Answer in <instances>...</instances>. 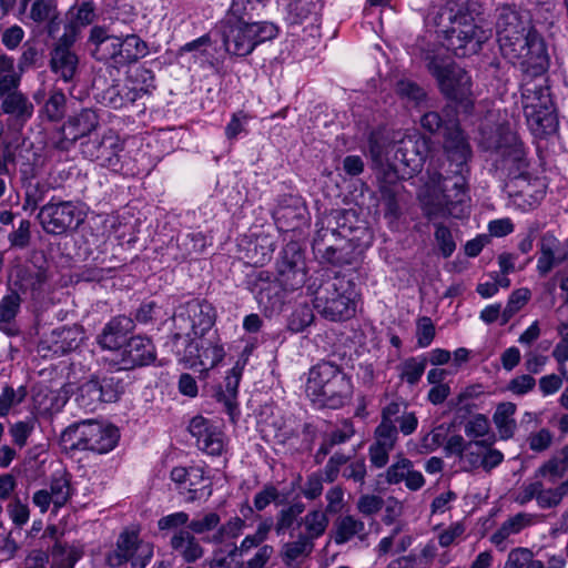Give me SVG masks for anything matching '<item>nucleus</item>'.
<instances>
[{
    "mask_svg": "<svg viewBox=\"0 0 568 568\" xmlns=\"http://www.w3.org/2000/svg\"><path fill=\"white\" fill-rule=\"evenodd\" d=\"M420 124L430 133L444 131L449 160L447 174L434 173L424 185L419 194L423 210L428 219L448 215L462 217L466 213L469 201L467 191L469 144L460 129L455 123L452 126L445 124L437 112H426L420 119Z\"/></svg>",
    "mask_w": 568,
    "mask_h": 568,
    "instance_id": "nucleus-1",
    "label": "nucleus"
},
{
    "mask_svg": "<svg viewBox=\"0 0 568 568\" xmlns=\"http://www.w3.org/2000/svg\"><path fill=\"white\" fill-rule=\"evenodd\" d=\"M495 28L501 54L532 77L542 75L549 58L544 39L536 30L528 10L515 3H499Z\"/></svg>",
    "mask_w": 568,
    "mask_h": 568,
    "instance_id": "nucleus-2",
    "label": "nucleus"
},
{
    "mask_svg": "<svg viewBox=\"0 0 568 568\" xmlns=\"http://www.w3.org/2000/svg\"><path fill=\"white\" fill-rule=\"evenodd\" d=\"M491 118L490 113L481 128L483 146L501 158V165L509 171L510 180L507 186L511 193L527 196L532 202L539 201L546 191L545 180L528 171L526 151L517 134L505 122L495 128L489 126Z\"/></svg>",
    "mask_w": 568,
    "mask_h": 568,
    "instance_id": "nucleus-3",
    "label": "nucleus"
},
{
    "mask_svg": "<svg viewBox=\"0 0 568 568\" xmlns=\"http://www.w3.org/2000/svg\"><path fill=\"white\" fill-rule=\"evenodd\" d=\"M473 6L467 0L448 1L434 7L426 17V24L444 36L447 49L457 57L477 53L488 38L476 21Z\"/></svg>",
    "mask_w": 568,
    "mask_h": 568,
    "instance_id": "nucleus-4",
    "label": "nucleus"
},
{
    "mask_svg": "<svg viewBox=\"0 0 568 568\" xmlns=\"http://www.w3.org/2000/svg\"><path fill=\"white\" fill-rule=\"evenodd\" d=\"M352 382L344 371L332 362L313 366L305 384L306 396L320 407L336 409L352 395Z\"/></svg>",
    "mask_w": 568,
    "mask_h": 568,
    "instance_id": "nucleus-5",
    "label": "nucleus"
},
{
    "mask_svg": "<svg viewBox=\"0 0 568 568\" xmlns=\"http://www.w3.org/2000/svg\"><path fill=\"white\" fill-rule=\"evenodd\" d=\"M358 297L359 293L352 280L335 276L315 291L313 306L331 321L347 320L355 314Z\"/></svg>",
    "mask_w": 568,
    "mask_h": 568,
    "instance_id": "nucleus-6",
    "label": "nucleus"
},
{
    "mask_svg": "<svg viewBox=\"0 0 568 568\" xmlns=\"http://www.w3.org/2000/svg\"><path fill=\"white\" fill-rule=\"evenodd\" d=\"M220 32L226 52L236 57H246L260 43L274 39L277 28L266 21L250 23L225 18L220 23Z\"/></svg>",
    "mask_w": 568,
    "mask_h": 568,
    "instance_id": "nucleus-7",
    "label": "nucleus"
},
{
    "mask_svg": "<svg viewBox=\"0 0 568 568\" xmlns=\"http://www.w3.org/2000/svg\"><path fill=\"white\" fill-rule=\"evenodd\" d=\"M521 104L535 135L545 136L556 131L557 120L546 79L530 80L523 84Z\"/></svg>",
    "mask_w": 568,
    "mask_h": 568,
    "instance_id": "nucleus-8",
    "label": "nucleus"
},
{
    "mask_svg": "<svg viewBox=\"0 0 568 568\" xmlns=\"http://www.w3.org/2000/svg\"><path fill=\"white\" fill-rule=\"evenodd\" d=\"M116 427L97 420H82L68 426L60 436L65 449L106 454L119 440Z\"/></svg>",
    "mask_w": 568,
    "mask_h": 568,
    "instance_id": "nucleus-9",
    "label": "nucleus"
},
{
    "mask_svg": "<svg viewBox=\"0 0 568 568\" xmlns=\"http://www.w3.org/2000/svg\"><path fill=\"white\" fill-rule=\"evenodd\" d=\"M304 281V272L293 265L281 270L278 277H273L266 271H260L251 282V292L263 311L273 312L283 304L285 292L301 287Z\"/></svg>",
    "mask_w": 568,
    "mask_h": 568,
    "instance_id": "nucleus-10",
    "label": "nucleus"
},
{
    "mask_svg": "<svg viewBox=\"0 0 568 568\" xmlns=\"http://www.w3.org/2000/svg\"><path fill=\"white\" fill-rule=\"evenodd\" d=\"M426 68L437 80L440 92L457 102H469L471 80L468 73L448 57L440 52L426 51L423 53Z\"/></svg>",
    "mask_w": 568,
    "mask_h": 568,
    "instance_id": "nucleus-11",
    "label": "nucleus"
},
{
    "mask_svg": "<svg viewBox=\"0 0 568 568\" xmlns=\"http://www.w3.org/2000/svg\"><path fill=\"white\" fill-rule=\"evenodd\" d=\"M179 362L185 368L207 372L217 366L226 353L216 332L209 336L191 337L183 351L176 353Z\"/></svg>",
    "mask_w": 568,
    "mask_h": 568,
    "instance_id": "nucleus-12",
    "label": "nucleus"
},
{
    "mask_svg": "<svg viewBox=\"0 0 568 568\" xmlns=\"http://www.w3.org/2000/svg\"><path fill=\"white\" fill-rule=\"evenodd\" d=\"M214 306L204 300H192L180 305L173 316L174 338L182 335L197 337L210 333L215 324Z\"/></svg>",
    "mask_w": 568,
    "mask_h": 568,
    "instance_id": "nucleus-13",
    "label": "nucleus"
},
{
    "mask_svg": "<svg viewBox=\"0 0 568 568\" xmlns=\"http://www.w3.org/2000/svg\"><path fill=\"white\" fill-rule=\"evenodd\" d=\"M81 151L84 158L112 172L129 171L125 168L124 140L112 129L105 130L100 138L82 143Z\"/></svg>",
    "mask_w": 568,
    "mask_h": 568,
    "instance_id": "nucleus-14",
    "label": "nucleus"
},
{
    "mask_svg": "<svg viewBox=\"0 0 568 568\" xmlns=\"http://www.w3.org/2000/svg\"><path fill=\"white\" fill-rule=\"evenodd\" d=\"M154 75L151 70L140 68L134 75L129 77L124 82H116L106 88L100 94V101L105 106L122 109L132 104L143 95L149 94L154 88Z\"/></svg>",
    "mask_w": 568,
    "mask_h": 568,
    "instance_id": "nucleus-15",
    "label": "nucleus"
},
{
    "mask_svg": "<svg viewBox=\"0 0 568 568\" xmlns=\"http://www.w3.org/2000/svg\"><path fill=\"white\" fill-rule=\"evenodd\" d=\"M245 526L240 517H233L221 524V517L215 511L197 515L190 520L187 529L194 535L202 536V540L213 545H222L227 540L237 538Z\"/></svg>",
    "mask_w": 568,
    "mask_h": 568,
    "instance_id": "nucleus-16",
    "label": "nucleus"
},
{
    "mask_svg": "<svg viewBox=\"0 0 568 568\" xmlns=\"http://www.w3.org/2000/svg\"><path fill=\"white\" fill-rule=\"evenodd\" d=\"M85 212L80 204L72 201L49 202L39 212V220L47 233L62 234L75 230L83 223Z\"/></svg>",
    "mask_w": 568,
    "mask_h": 568,
    "instance_id": "nucleus-17",
    "label": "nucleus"
},
{
    "mask_svg": "<svg viewBox=\"0 0 568 568\" xmlns=\"http://www.w3.org/2000/svg\"><path fill=\"white\" fill-rule=\"evenodd\" d=\"M153 556V547L150 542L139 538L135 531H123L116 541V547L106 555V564L110 567H120L130 561L132 568H144Z\"/></svg>",
    "mask_w": 568,
    "mask_h": 568,
    "instance_id": "nucleus-18",
    "label": "nucleus"
},
{
    "mask_svg": "<svg viewBox=\"0 0 568 568\" xmlns=\"http://www.w3.org/2000/svg\"><path fill=\"white\" fill-rule=\"evenodd\" d=\"M156 359V348L151 338L143 335L132 336L112 357L111 364L119 371H129L151 365Z\"/></svg>",
    "mask_w": 568,
    "mask_h": 568,
    "instance_id": "nucleus-19",
    "label": "nucleus"
},
{
    "mask_svg": "<svg viewBox=\"0 0 568 568\" xmlns=\"http://www.w3.org/2000/svg\"><path fill=\"white\" fill-rule=\"evenodd\" d=\"M189 430L196 439L197 447L204 453L212 456H220L223 453L225 436L217 423L203 416H195L190 422Z\"/></svg>",
    "mask_w": 568,
    "mask_h": 568,
    "instance_id": "nucleus-20",
    "label": "nucleus"
},
{
    "mask_svg": "<svg viewBox=\"0 0 568 568\" xmlns=\"http://www.w3.org/2000/svg\"><path fill=\"white\" fill-rule=\"evenodd\" d=\"M75 27L70 26L51 52V70L64 82L71 81L78 69V57L70 49V45L75 41Z\"/></svg>",
    "mask_w": 568,
    "mask_h": 568,
    "instance_id": "nucleus-21",
    "label": "nucleus"
},
{
    "mask_svg": "<svg viewBox=\"0 0 568 568\" xmlns=\"http://www.w3.org/2000/svg\"><path fill=\"white\" fill-rule=\"evenodd\" d=\"M428 143L417 131L405 134L396 145V158L404 164L418 170L427 155Z\"/></svg>",
    "mask_w": 568,
    "mask_h": 568,
    "instance_id": "nucleus-22",
    "label": "nucleus"
},
{
    "mask_svg": "<svg viewBox=\"0 0 568 568\" xmlns=\"http://www.w3.org/2000/svg\"><path fill=\"white\" fill-rule=\"evenodd\" d=\"M134 321L126 316H115L108 322L102 332L98 335L97 342L103 349L113 352L116 357L119 351L122 349V339L134 329Z\"/></svg>",
    "mask_w": 568,
    "mask_h": 568,
    "instance_id": "nucleus-23",
    "label": "nucleus"
},
{
    "mask_svg": "<svg viewBox=\"0 0 568 568\" xmlns=\"http://www.w3.org/2000/svg\"><path fill=\"white\" fill-rule=\"evenodd\" d=\"M89 42L92 45V54L99 61H112L119 64L120 37L110 34L109 30L95 26L90 31Z\"/></svg>",
    "mask_w": 568,
    "mask_h": 568,
    "instance_id": "nucleus-24",
    "label": "nucleus"
},
{
    "mask_svg": "<svg viewBox=\"0 0 568 568\" xmlns=\"http://www.w3.org/2000/svg\"><path fill=\"white\" fill-rule=\"evenodd\" d=\"M0 110L13 124L23 126L34 113V105L22 91H13L0 98Z\"/></svg>",
    "mask_w": 568,
    "mask_h": 568,
    "instance_id": "nucleus-25",
    "label": "nucleus"
},
{
    "mask_svg": "<svg viewBox=\"0 0 568 568\" xmlns=\"http://www.w3.org/2000/svg\"><path fill=\"white\" fill-rule=\"evenodd\" d=\"M568 260V248L552 234L546 233L540 241L537 271L547 275L555 266Z\"/></svg>",
    "mask_w": 568,
    "mask_h": 568,
    "instance_id": "nucleus-26",
    "label": "nucleus"
},
{
    "mask_svg": "<svg viewBox=\"0 0 568 568\" xmlns=\"http://www.w3.org/2000/svg\"><path fill=\"white\" fill-rule=\"evenodd\" d=\"M170 546L187 564L197 561L205 554L201 540L189 529L176 530L171 537Z\"/></svg>",
    "mask_w": 568,
    "mask_h": 568,
    "instance_id": "nucleus-27",
    "label": "nucleus"
},
{
    "mask_svg": "<svg viewBox=\"0 0 568 568\" xmlns=\"http://www.w3.org/2000/svg\"><path fill=\"white\" fill-rule=\"evenodd\" d=\"M85 338L83 328L78 325L61 327L52 331L48 343V348L57 356H62L77 349Z\"/></svg>",
    "mask_w": 568,
    "mask_h": 568,
    "instance_id": "nucleus-28",
    "label": "nucleus"
},
{
    "mask_svg": "<svg viewBox=\"0 0 568 568\" xmlns=\"http://www.w3.org/2000/svg\"><path fill=\"white\" fill-rule=\"evenodd\" d=\"M536 521V515L529 513H517L508 517L499 528L490 536V542L499 550L504 551L507 548V540L510 536L521 532L527 527H530Z\"/></svg>",
    "mask_w": 568,
    "mask_h": 568,
    "instance_id": "nucleus-29",
    "label": "nucleus"
},
{
    "mask_svg": "<svg viewBox=\"0 0 568 568\" xmlns=\"http://www.w3.org/2000/svg\"><path fill=\"white\" fill-rule=\"evenodd\" d=\"M337 233L335 230L321 229L316 232L313 240V251L318 254L323 260L331 264L343 265L349 263L348 258L344 257L343 247L331 243L335 240Z\"/></svg>",
    "mask_w": 568,
    "mask_h": 568,
    "instance_id": "nucleus-30",
    "label": "nucleus"
},
{
    "mask_svg": "<svg viewBox=\"0 0 568 568\" xmlns=\"http://www.w3.org/2000/svg\"><path fill=\"white\" fill-rule=\"evenodd\" d=\"M368 537V530L365 523L354 515H345L335 523L333 539L336 545H344L354 538L365 541Z\"/></svg>",
    "mask_w": 568,
    "mask_h": 568,
    "instance_id": "nucleus-31",
    "label": "nucleus"
},
{
    "mask_svg": "<svg viewBox=\"0 0 568 568\" xmlns=\"http://www.w3.org/2000/svg\"><path fill=\"white\" fill-rule=\"evenodd\" d=\"M98 125V114L90 109H84L68 120L63 125L62 133L64 139L75 142L80 138L90 134Z\"/></svg>",
    "mask_w": 568,
    "mask_h": 568,
    "instance_id": "nucleus-32",
    "label": "nucleus"
},
{
    "mask_svg": "<svg viewBox=\"0 0 568 568\" xmlns=\"http://www.w3.org/2000/svg\"><path fill=\"white\" fill-rule=\"evenodd\" d=\"M314 549V542L302 532H298L295 540L284 542L280 556L287 567H297L310 557Z\"/></svg>",
    "mask_w": 568,
    "mask_h": 568,
    "instance_id": "nucleus-33",
    "label": "nucleus"
},
{
    "mask_svg": "<svg viewBox=\"0 0 568 568\" xmlns=\"http://www.w3.org/2000/svg\"><path fill=\"white\" fill-rule=\"evenodd\" d=\"M22 298L16 291H10L0 300V331L7 335H14L16 318L20 313Z\"/></svg>",
    "mask_w": 568,
    "mask_h": 568,
    "instance_id": "nucleus-34",
    "label": "nucleus"
},
{
    "mask_svg": "<svg viewBox=\"0 0 568 568\" xmlns=\"http://www.w3.org/2000/svg\"><path fill=\"white\" fill-rule=\"evenodd\" d=\"M321 6L317 0H294L288 4L287 19L294 24H316Z\"/></svg>",
    "mask_w": 568,
    "mask_h": 568,
    "instance_id": "nucleus-35",
    "label": "nucleus"
},
{
    "mask_svg": "<svg viewBox=\"0 0 568 568\" xmlns=\"http://www.w3.org/2000/svg\"><path fill=\"white\" fill-rule=\"evenodd\" d=\"M355 435V427L351 419H343L337 423L334 428L327 433L318 448L317 457L320 455L326 456L332 448L336 445H342L348 442Z\"/></svg>",
    "mask_w": 568,
    "mask_h": 568,
    "instance_id": "nucleus-36",
    "label": "nucleus"
},
{
    "mask_svg": "<svg viewBox=\"0 0 568 568\" xmlns=\"http://www.w3.org/2000/svg\"><path fill=\"white\" fill-rule=\"evenodd\" d=\"M120 44L119 65L135 62L149 53L146 42L136 34H128L124 38L120 37Z\"/></svg>",
    "mask_w": 568,
    "mask_h": 568,
    "instance_id": "nucleus-37",
    "label": "nucleus"
},
{
    "mask_svg": "<svg viewBox=\"0 0 568 568\" xmlns=\"http://www.w3.org/2000/svg\"><path fill=\"white\" fill-rule=\"evenodd\" d=\"M516 405L509 402L501 403L497 406L493 420L501 439H509L514 436L517 428L514 415Z\"/></svg>",
    "mask_w": 568,
    "mask_h": 568,
    "instance_id": "nucleus-38",
    "label": "nucleus"
},
{
    "mask_svg": "<svg viewBox=\"0 0 568 568\" xmlns=\"http://www.w3.org/2000/svg\"><path fill=\"white\" fill-rule=\"evenodd\" d=\"M21 82L20 71H16L13 58L1 54L0 55V98L10 94L13 91H19Z\"/></svg>",
    "mask_w": 568,
    "mask_h": 568,
    "instance_id": "nucleus-39",
    "label": "nucleus"
},
{
    "mask_svg": "<svg viewBox=\"0 0 568 568\" xmlns=\"http://www.w3.org/2000/svg\"><path fill=\"white\" fill-rule=\"evenodd\" d=\"M48 490L53 499L54 511H58L61 507L65 506L72 496L70 476L64 473L54 475Z\"/></svg>",
    "mask_w": 568,
    "mask_h": 568,
    "instance_id": "nucleus-40",
    "label": "nucleus"
},
{
    "mask_svg": "<svg viewBox=\"0 0 568 568\" xmlns=\"http://www.w3.org/2000/svg\"><path fill=\"white\" fill-rule=\"evenodd\" d=\"M427 366L425 356L408 357L398 365L399 378L410 386L416 385Z\"/></svg>",
    "mask_w": 568,
    "mask_h": 568,
    "instance_id": "nucleus-41",
    "label": "nucleus"
},
{
    "mask_svg": "<svg viewBox=\"0 0 568 568\" xmlns=\"http://www.w3.org/2000/svg\"><path fill=\"white\" fill-rule=\"evenodd\" d=\"M302 523L305 527V532L302 534L314 542L315 539L324 535L329 520L325 511L313 509L302 518Z\"/></svg>",
    "mask_w": 568,
    "mask_h": 568,
    "instance_id": "nucleus-42",
    "label": "nucleus"
},
{
    "mask_svg": "<svg viewBox=\"0 0 568 568\" xmlns=\"http://www.w3.org/2000/svg\"><path fill=\"white\" fill-rule=\"evenodd\" d=\"M52 564L50 568H74L81 558V551L67 544L55 542L51 550Z\"/></svg>",
    "mask_w": 568,
    "mask_h": 568,
    "instance_id": "nucleus-43",
    "label": "nucleus"
},
{
    "mask_svg": "<svg viewBox=\"0 0 568 568\" xmlns=\"http://www.w3.org/2000/svg\"><path fill=\"white\" fill-rule=\"evenodd\" d=\"M304 510L305 505L302 501H296L282 508L276 515V523L274 525L276 535H283L293 528Z\"/></svg>",
    "mask_w": 568,
    "mask_h": 568,
    "instance_id": "nucleus-44",
    "label": "nucleus"
},
{
    "mask_svg": "<svg viewBox=\"0 0 568 568\" xmlns=\"http://www.w3.org/2000/svg\"><path fill=\"white\" fill-rule=\"evenodd\" d=\"M567 494L568 481H564L557 487L552 488H545L544 484L540 481L537 505L541 509L557 507Z\"/></svg>",
    "mask_w": 568,
    "mask_h": 568,
    "instance_id": "nucleus-45",
    "label": "nucleus"
},
{
    "mask_svg": "<svg viewBox=\"0 0 568 568\" xmlns=\"http://www.w3.org/2000/svg\"><path fill=\"white\" fill-rule=\"evenodd\" d=\"M79 405L85 409L94 410L102 404L101 389L98 386V379H90L79 387L77 396Z\"/></svg>",
    "mask_w": 568,
    "mask_h": 568,
    "instance_id": "nucleus-46",
    "label": "nucleus"
},
{
    "mask_svg": "<svg viewBox=\"0 0 568 568\" xmlns=\"http://www.w3.org/2000/svg\"><path fill=\"white\" fill-rule=\"evenodd\" d=\"M65 398L57 390L47 389L34 396L36 407L41 414L57 413L65 405Z\"/></svg>",
    "mask_w": 568,
    "mask_h": 568,
    "instance_id": "nucleus-47",
    "label": "nucleus"
},
{
    "mask_svg": "<svg viewBox=\"0 0 568 568\" xmlns=\"http://www.w3.org/2000/svg\"><path fill=\"white\" fill-rule=\"evenodd\" d=\"M236 552H233L231 545L227 548L219 547L213 550L211 558L206 561L209 568H241L242 564L236 560Z\"/></svg>",
    "mask_w": 568,
    "mask_h": 568,
    "instance_id": "nucleus-48",
    "label": "nucleus"
},
{
    "mask_svg": "<svg viewBox=\"0 0 568 568\" xmlns=\"http://www.w3.org/2000/svg\"><path fill=\"white\" fill-rule=\"evenodd\" d=\"M483 448H485L484 440H476L474 443H468L466 449L462 454V463L463 470L473 471L483 464Z\"/></svg>",
    "mask_w": 568,
    "mask_h": 568,
    "instance_id": "nucleus-49",
    "label": "nucleus"
},
{
    "mask_svg": "<svg viewBox=\"0 0 568 568\" xmlns=\"http://www.w3.org/2000/svg\"><path fill=\"white\" fill-rule=\"evenodd\" d=\"M27 396V390L23 386L14 389L12 386H4L0 394V417L7 416L10 410L22 403Z\"/></svg>",
    "mask_w": 568,
    "mask_h": 568,
    "instance_id": "nucleus-50",
    "label": "nucleus"
},
{
    "mask_svg": "<svg viewBox=\"0 0 568 568\" xmlns=\"http://www.w3.org/2000/svg\"><path fill=\"white\" fill-rule=\"evenodd\" d=\"M396 92L402 99L416 105L423 102L426 98L425 90L417 83L409 80H400L396 85Z\"/></svg>",
    "mask_w": 568,
    "mask_h": 568,
    "instance_id": "nucleus-51",
    "label": "nucleus"
},
{
    "mask_svg": "<svg viewBox=\"0 0 568 568\" xmlns=\"http://www.w3.org/2000/svg\"><path fill=\"white\" fill-rule=\"evenodd\" d=\"M314 320L313 311L307 305L295 308L288 318V329L294 333L304 331Z\"/></svg>",
    "mask_w": 568,
    "mask_h": 568,
    "instance_id": "nucleus-52",
    "label": "nucleus"
},
{
    "mask_svg": "<svg viewBox=\"0 0 568 568\" xmlns=\"http://www.w3.org/2000/svg\"><path fill=\"white\" fill-rule=\"evenodd\" d=\"M398 439V430L396 425L379 423L374 433V444L394 449Z\"/></svg>",
    "mask_w": 568,
    "mask_h": 568,
    "instance_id": "nucleus-53",
    "label": "nucleus"
},
{
    "mask_svg": "<svg viewBox=\"0 0 568 568\" xmlns=\"http://www.w3.org/2000/svg\"><path fill=\"white\" fill-rule=\"evenodd\" d=\"M412 467L413 463L408 458L398 455L396 462L386 470L387 483L396 485L404 481Z\"/></svg>",
    "mask_w": 568,
    "mask_h": 568,
    "instance_id": "nucleus-54",
    "label": "nucleus"
},
{
    "mask_svg": "<svg viewBox=\"0 0 568 568\" xmlns=\"http://www.w3.org/2000/svg\"><path fill=\"white\" fill-rule=\"evenodd\" d=\"M260 7L262 4L257 0H233L225 18L245 21Z\"/></svg>",
    "mask_w": 568,
    "mask_h": 568,
    "instance_id": "nucleus-55",
    "label": "nucleus"
},
{
    "mask_svg": "<svg viewBox=\"0 0 568 568\" xmlns=\"http://www.w3.org/2000/svg\"><path fill=\"white\" fill-rule=\"evenodd\" d=\"M7 513L12 524L22 528L30 518V509L27 504H23L19 498H14L7 506Z\"/></svg>",
    "mask_w": 568,
    "mask_h": 568,
    "instance_id": "nucleus-56",
    "label": "nucleus"
},
{
    "mask_svg": "<svg viewBox=\"0 0 568 568\" xmlns=\"http://www.w3.org/2000/svg\"><path fill=\"white\" fill-rule=\"evenodd\" d=\"M383 506V498L373 494L362 495L356 503V509L365 517L375 516L382 510Z\"/></svg>",
    "mask_w": 568,
    "mask_h": 568,
    "instance_id": "nucleus-57",
    "label": "nucleus"
},
{
    "mask_svg": "<svg viewBox=\"0 0 568 568\" xmlns=\"http://www.w3.org/2000/svg\"><path fill=\"white\" fill-rule=\"evenodd\" d=\"M272 503L280 504V491L273 484H266L255 494L253 499L254 508L258 511L264 510Z\"/></svg>",
    "mask_w": 568,
    "mask_h": 568,
    "instance_id": "nucleus-58",
    "label": "nucleus"
},
{
    "mask_svg": "<svg viewBox=\"0 0 568 568\" xmlns=\"http://www.w3.org/2000/svg\"><path fill=\"white\" fill-rule=\"evenodd\" d=\"M99 389H101L102 403L116 402L122 393V385L115 377H103L101 381L98 379Z\"/></svg>",
    "mask_w": 568,
    "mask_h": 568,
    "instance_id": "nucleus-59",
    "label": "nucleus"
},
{
    "mask_svg": "<svg viewBox=\"0 0 568 568\" xmlns=\"http://www.w3.org/2000/svg\"><path fill=\"white\" fill-rule=\"evenodd\" d=\"M557 333L560 339L552 349V357L560 366H564L568 362V323H560L557 326Z\"/></svg>",
    "mask_w": 568,
    "mask_h": 568,
    "instance_id": "nucleus-60",
    "label": "nucleus"
},
{
    "mask_svg": "<svg viewBox=\"0 0 568 568\" xmlns=\"http://www.w3.org/2000/svg\"><path fill=\"white\" fill-rule=\"evenodd\" d=\"M31 223L29 220H21L18 227L8 235L11 247L24 248L31 240Z\"/></svg>",
    "mask_w": 568,
    "mask_h": 568,
    "instance_id": "nucleus-61",
    "label": "nucleus"
},
{
    "mask_svg": "<svg viewBox=\"0 0 568 568\" xmlns=\"http://www.w3.org/2000/svg\"><path fill=\"white\" fill-rule=\"evenodd\" d=\"M530 292L527 288H519L511 293L508 303L504 310V323L514 316L528 302Z\"/></svg>",
    "mask_w": 568,
    "mask_h": 568,
    "instance_id": "nucleus-62",
    "label": "nucleus"
},
{
    "mask_svg": "<svg viewBox=\"0 0 568 568\" xmlns=\"http://www.w3.org/2000/svg\"><path fill=\"white\" fill-rule=\"evenodd\" d=\"M65 95L62 91H52L45 102V113L50 120H60L64 114Z\"/></svg>",
    "mask_w": 568,
    "mask_h": 568,
    "instance_id": "nucleus-63",
    "label": "nucleus"
},
{
    "mask_svg": "<svg viewBox=\"0 0 568 568\" xmlns=\"http://www.w3.org/2000/svg\"><path fill=\"white\" fill-rule=\"evenodd\" d=\"M530 557H534V552L529 548H514L508 552L504 568H525Z\"/></svg>",
    "mask_w": 568,
    "mask_h": 568,
    "instance_id": "nucleus-64",
    "label": "nucleus"
}]
</instances>
